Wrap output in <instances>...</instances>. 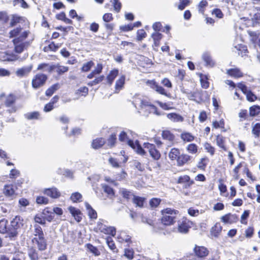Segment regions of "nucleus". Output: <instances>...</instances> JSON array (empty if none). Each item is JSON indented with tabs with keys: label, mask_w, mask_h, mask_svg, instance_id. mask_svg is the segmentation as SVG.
<instances>
[{
	"label": "nucleus",
	"mask_w": 260,
	"mask_h": 260,
	"mask_svg": "<svg viewBox=\"0 0 260 260\" xmlns=\"http://www.w3.org/2000/svg\"><path fill=\"white\" fill-rule=\"evenodd\" d=\"M194 252L199 258H203L208 254V250L204 246L196 245L193 249Z\"/></svg>",
	"instance_id": "obj_11"
},
{
	"label": "nucleus",
	"mask_w": 260,
	"mask_h": 260,
	"mask_svg": "<svg viewBox=\"0 0 260 260\" xmlns=\"http://www.w3.org/2000/svg\"><path fill=\"white\" fill-rule=\"evenodd\" d=\"M119 140L121 142H126L138 154L140 155H144L145 154V151L139 144L138 141H136L134 142L130 140L125 132L122 131L120 132L119 135Z\"/></svg>",
	"instance_id": "obj_3"
},
{
	"label": "nucleus",
	"mask_w": 260,
	"mask_h": 260,
	"mask_svg": "<svg viewBox=\"0 0 260 260\" xmlns=\"http://www.w3.org/2000/svg\"><path fill=\"white\" fill-rule=\"evenodd\" d=\"M43 193L53 199H57L60 196V192L55 187L46 188Z\"/></svg>",
	"instance_id": "obj_12"
},
{
	"label": "nucleus",
	"mask_w": 260,
	"mask_h": 260,
	"mask_svg": "<svg viewBox=\"0 0 260 260\" xmlns=\"http://www.w3.org/2000/svg\"><path fill=\"white\" fill-rule=\"evenodd\" d=\"M217 145L224 151H227V147L225 146V138L221 136L218 135L216 139Z\"/></svg>",
	"instance_id": "obj_22"
},
{
	"label": "nucleus",
	"mask_w": 260,
	"mask_h": 260,
	"mask_svg": "<svg viewBox=\"0 0 260 260\" xmlns=\"http://www.w3.org/2000/svg\"><path fill=\"white\" fill-rule=\"evenodd\" d=\"M179 155L180 150L175 148H172L169 153V157L172 160H177Z\"/></svg>",
	"instance_id": "obj_26"
},
{
	"label": "nucleus",
	"mask_w": 260,
	"mask_h": 260,
	"mask_svg": "<svg viewBox=\"0 0 260 260\" xmlns=\"http://www.w3.org/2000/svg\"><path fill=\"white\" fill-rule=\"evenodd\" d=\"M110 2L112 3L114 10L116 12H120L121 8V4L119 0H111Z\"/></svg>",
	"instance_id": "obj_50"
},
{
	"label": "nucleus",
	"mask_w": 260,
	"mask_h": 260,
	"mask_svg": "<svg viewBox=\"0 0 260 260\" xmlns=\"http://www.w3.org/2000/svg\"><path fill=\"white\" fill-rule=\"evenodd\" d=\"M159 106L164 110H168L173 108V103L172 102L169 103H162L161 102H157Z\"/></svg>",
	"instance_id": "obj_54"
},
{
	"label": "nucleus",
	"mask_w": 260,
	"mask_h": 260,
	"mask_svg": "<svg viewBox=\"0 0 260 260\" xmlns=\"http://www.w3.org/2000/svg\"><path fill=\"white\" fill-rule=\"evenodd\" d=\"M209 162V159L207 157H204L200 159L197 167L202 170H205L207 163Z\"/></svg>",
	"instance_id": "obj_39"
},
{
	"label": "nucleus",
	"mask_w": 260,
	"mask_h": 260,
	"mask_svg": "<svg viewBox=\"0 0 260 260\" xmlns=\"http://www.w3.org/2000/svg\"><path fill=\"white\" fill-rule=\"evenodd\" d=\"M32 68L31 65L23 67L21 68L18 69L16 71V75L20 78H22L27 76L30 72Z\"/></svg>",
	"instance_id": "obj_13"
},
{
	"label": "nucleus",
	"mask_w": 260,
	"mask_h": 260,
	"mask_svg": "<svg viewBox=\"0 0 260 260\" xmlns=\"http://www.w3.org/2000/svg\"><path fill=\"white\" fill-rule=\"evenodd\" d=\"M133 200V202L136 204L137 206L142 207L143 206L144 200L143 198L139 197L134 196Z\"/></svg>",
	"instance_id": "obj_56"
},
{
	"label": "nucleus",
	"mask_w": 260,
	"mask_h": 260,
	"mask_svg": "<svg viewBox=\"0 0 260 260\" xmlns=\"http://www.w3.org/2000/svg\"><path fill=\"white\" fill-rule=\"evenodd\" d=\"M181 138L184 141L191 142L194 140V137L189 133L184 132L181 134Z\"/></svg>",
	"instance_id": "obj_34"
},
{
	"label": "nucleus",
	"mask_w": 260,
	"mask_h": 260,
	"mask_svg": "<svg viewBox=\"0 0 260 260\" xmlns=\"http://www.w3.org/2000/svg\"><path fill=\"white\" fill-rule=\"evenodd\" d=\"M116 141V136L115 134H111L109 137L107 141V145L112 147L114 146Z\"/></svg>",
	"instance_id": "obj_53"
},
{
	"label": "nucleus",
	"mask_w": 260,
	"mask_h": 260,
	"mask_svg": "<svg viewBox=\"0 0 260 260\" xmlns=\"http://www.w3.org/2000/svg\"><path fill=\"white\" fill-rule=\"evenodd\" d=\"M82 196L78 192L73 193L70 197L71 200L74 203L82 201Z\"/></svg>",
	"instance_id": "obj_45"
},
{
	"label": "nucleus",
	"mask_w": 260,
	"mask_h": 260,
	"mask_svg": "<svg viewBox=\"0 0 260 260\" xmlns=\"http://www.w3.org/2000/svg\"><path fill=\"white\" fill-rule=\"evenodd\" d=\"M85 207L87 211V213L90 218L95 219L97 218L96 212L91 207V206L88 203H85Z\"/></svg>",
	"instance_id": "obj_23"
},
{
	"label": "nucleus",
	"mask_w": 260,
	"mask_h": 260,
	"mask_svg": "<svg viewBox=\"0 0 260 260\" xmlns=\"http://www.w3.org/2000/svg\"><path fill=\"white\" fill-rule=\"evenodd\" d=\"M16 100L15 96L13 94H9L7 98L5 101V105L6 107H11L13 105Z\"/></svg>",
	"instance_id": "obj_46"
},
{
	"label": "nucleus",
	"mask_w": 260,
	"mask_h": 260,
	"mask_svg": "<svg viewBox=\"0 0 260 260\" xmlns=\"http://www.w3.org/2000/svg\"><path fill=\"white\" fill-rule=\"evenodd\" d=\"M105 143V139L102 138H100L93 140L91 146L93 149H97L103 146Z\"/></svg>",
	"instance_id": "obj_24"
},
{
	"label": "nucleus",
	"mask_w": 260,
	"mask_h": 260,
	"mask_svg": "<svg viewBox=\"0 0 260 260\" xmlns=\"http://www.w3.org/2000/svg\"><path fill=\"white\" fill-rule=\"evenodd\" d=\"M94 63L92 61H88L83 65L82 70L83 72H87L90 70L93 66Z\"/></svg>",
	"instance_id": "obj_59"
},
{
	"label": "nucleus",
	"mask_w": 260,
	"mask_h": 260,
	"mask_svg": "<svg viewBox=\"0 0 260 260\" xmlns=\"http://www.w3.org/2000/svg\"><path fill=\"white\" fill-rule=\"evenodd\" d=\"M189 226L186 221H183L182 222L178 223V230L180 233H187Z\"/></svg>",
	"instance_id": "obj_27"
},
{
	"label": "nucleus",
	"mask_w": 260,
	"mask_h": 260,
	"mask_svg": "<svg viewBox=\"0 0 260 260\" xmlns=\"http://www.w3.org/2000/svg\"><path fill=\"white\" fill-rule=\"evenodd\" d=\"M85 247L89 252L92 253L95 256H99L100 255L101 252L97 247L93 246L92 244L89 243L87 244H86Z\"/></svg>",
	"instance_id": "obj_29"
},
{
	"label": "nucleus",
	"mask_w": 260,
	"mask_h": 260,
	"mask_svg": "<svg viewBox=\"0 0 260 260\" xmlns=\"http://www.w3.org/2000/svg\"><path fill=\"white\" fill-rule=\"evenodd\" d=\"M7 223L8 221L5 219H3L0 220V233L5 234L7 232Z\"/></svg>",
	"instance_id": "obj_48"
},
{
	"label": "nucleus",
	"mask_w": 260,
	"mask_h": 260,
	"mask_svg": "<svg viewBox=\"0 0 260 260\" xmlns=\"http://www.w3.org/2000/svg\"><path fill=\"white\" fill-rule=\"evenodd\" d=\"M208 5V3L205 0H202L198 5V9L200 13L203 14L204 12V8Z\"/></svg>",
	"instance_id": "obj_58"
},
{
	"label": "nucleus",
	"mask_w": 260,
	"mask_h": 260,
	"mask_svg": "<svg viewBox=\"0 0 260 260\" xmlns=\"http://www.w3.org/2000/svg\"><path fill=\"white\" fill-rule=\"evenodd\" d=\"M134 251L132 249H125L124 256L128 260H132L134 258Z\"/></svg>",
	"instance_id": "obj_52"
},
{
	"label": "nucleus",
	"mask_w": 260,
	"mask_h": 260,
	"mask_svg": "<svg viewBox=\"0 0 260 260\" xmlns=\"http://www.w3.org/2000/svg\"><path fill=\"white\" fill-rule=\"evenodd\" d=\"M160 200L158 198H153L150 201V205L152 207H156L160 204Z\"/></svg>",
	"instance_id": "obj_64"
},
{
	"label": "nucleus",
	"mask_w": 260,
	"mask_h": 260,
	"mask_svg": "<svg viewBox=\"0 0 260 260\" xmlns=\"http://www.w3.org/2000/svg\"><path fill=\"white\" fill-rule=\"evenodd\" d=\"M226 73L234 78H240L243 76V73L238 68L228 70Z\"/></svg>",
	"instance_id": "obj_17"
},
{
	"label": "nucleus",
	"mask_w": 260,
	"mask_h": 260,
	"mask_svg": "<svg viewBox=\"0 0 260 260\" xmlns=\"http://www.w3.org/2000/svg\"><path fill=\"white\" fill-rule=\"evenodd\" d=\"M186 149L187 151L191 154H195L198 152V146L193 143L189 144Z\"/></svg>",
	"instance_id": "obj_55"
},
{
	"label": "nucleus",
	"mask_w": 260,
	"mask_h": 260,
	"mask_svg": "<svg viewBox=\"0 0 260 260\" xmlns=\"http://www.w3.org/2000/svg\"><path fill=\"white\" fill-rule=\"evenodd\" d=\"M25 117L28 120L39 119L40 118V113L38 112H32L27 113L25 114Z\"/></svg>",
	"instance_id": "obj_36"
},
{
	"label": "nucleus",
	"mask_w": 260,
	"mask_h": 260,
	"mask_svg": "<svg viewBox=\"0 0 260 260\" xmlns=\"http://www.w3.org/2000/svg\"><path fill=\"white\" fill-rule=\"evenodd\" d=\"M24 31H22V28L20 27H17L16 28L14 29L13 30H11L10 32V37L11 38L13 37H19L20 36H21V34Z\"/></svg>",
	"instance_id": "obj_44"
},
{
	"label": "nucleus",
	"mask_w": 260,
	"mask_h": 260,
	"mask_svg": "<svg viewBox=\"0 0 260 260\" xmlns=\"http://www.w3.org/2000/svg\"><path fill=\"white\" fill-rule=\"evenodd\" d=\"M146 36V33L144 29H139L137 31V40L139 41L142 40L145 38Z\"/></svg>",
	"instance_id": "obj_61"
},
{
	"label": "nucleus",
	"mask_w": 260,
	"mask_h": 260,
	"mask_svg": "<svg viewBox=\"0 0 260 260\" xmlns=\"http://www.w3.org/2000/svg\"><path fill=\"white\" fill-rule=\"evenodd\" d=\"M61 45L57 44H55L53 42H52L50 44L48 45L47 47H45L44 48V50L45 51L51 50L53 51H55L57 50L60 47Z\"/></svg>",
	"instance_id": "obj_49"
},
{
	"label": "nucleus",
	"mask_w": 260,
	"mask_h": 260,
	"mask_svg": "<svg viewBox=\"0 0 260 260\" xmlns=\"http://www.w3.org/2000/svg\"><path fill=\"white\" fill-rule=\"evenodd\" d=\"M204 147L207 152L209 153L211 156L215 154V149L209 143H205L204 144Z\"/></svg>",
	"instance_id": "obj_43"
},
{
	"label": "nucleus",
	"mask_w": 260,
	"mask_h": 260,
	"mask_svg": "<svg viewBox=\"0 0 260 260\" xmlns=\"http://www.w3.org/2000/svg\"><path fill=\"white\" fill-rule=\"evenodd\" d=\"M106 243L109 248L112 250L114 252H117V249L115 245V243L111 237H108L106 238Z\"/></svg>",
	"instance_id": "obj_35"
},
{
	"label": "nucleus",
	"mask_w": 260,
	"mask_h": 260,
	"mask_svg": "<svg viewBox=\"0 0 260 260\" xmlns=\"http://www.w3.org/2000/svg\"><path fill=\"white\" fill-rule=\"evenodd\" d=\"M104 221L102 219H100L99 221L97 222L96 226L94 228V230L96 232H101L103 233V231L105 229L106 225L104 224Z\"/></svg>",
	"instance_id": "obj_42"
},
{
	"label": "nucleus",
	"mask_w": 260,
	"mask_h": 260,
	"mask_svg": "<svg viewBox=\"0 0 260 260\" xmlns=\"http://www.w3.org/2000/svg\"><path fill=\"white\" fill-rule=\"evenodd\" d=\"M102 187L105 192L107 193L110 198H112L114 196V192L111 187L109 186L106 184H102Z\"/></svg>",
	"instance_id": "obj_38"
},
{
	"label": "nucleus",
	"mask_w": 260,
	"mask_h": 260,
	"mask_svg": "<svg viewBox=\"0 0 260 260\" xmlns=\"http://www.w3.org/2000/svg\"><path fill=\"white\" fill-rule=\"evenodd\" d=\"M34 235L35 236V237H37V238H41V237H44L42 229L40 225H39L38 224H35L34 225Z\"/></svg>",
	"instance_id": "obj_31"
},
{
	"label": "nucleus",
	"mask_w": 260,
	"mask_h": 260,
	"mask_svg": "<svg viewBox=\"0 0 260 260\" xmlns=\"http://www.w3.org/2000/svg\"><path fill=\"white\" fill-rule=\"evenodd\" d=\"M68 209L75 219L77 222H80L82 219V214L80 211L73 207H70Z\"/></svg>",
	"instance_id": "obj_15"
},
{
	"label": "nucleus",
	"mask_w": 260,
	"mask_h": 260,
	"mask_svg": "<svg viewBox=\"0 0 260 260\" xmlns=\"http://www.w3.org/2000/svg\"><path fill=\"white\" fill-rule=\"evenodd\" d=\"M24 220L20 216H16L11 221V226L15 230L21 229L23 228L24 225Z\"/></svg>",
	"instance_id": "obj_8"
},
{
	"label": "nucleus",
	"mask_w": 260,
	"mask_h": 260,
	"mask_svg": "<svg viewBox=\"0 0 260 260\" xmlns=\"http://www.w3.org/2000/svg\"><path fill=\"white\" fill-rule=\"evenodd\" d=\"M131 237L124 232H121L117 237V239L120 243H129L131 241Z\"/></svg>",
	"instance_id": "obj_25"
},
{
	"label": "nucleus",
	"mask_w": 260,
	"mask_h": 260,
	"mask_svg": "<svg viewBox=\"0 0 260 260\" xmlns=\"http://www.w3.org/2000/svg\"><path fill=\"white\" fill-rule=\"evenodd\" d=\"M167 117L174 122H182L184 120V118L182 116L175 113H169L167 114Z\"/></svg>",
	"instance_id": "obj_18"
},
{
	"label": "nucleus",
	"mask_w": 260,
	"mask_h": 260,
	"mask_svg": "<svg viewBox=\"0 0 260 260\" xmlns=\"http://www.w3.org/2000/svg\"><path fill=\"white\" fill-rule=\"evenodd\" d=\"M133 103L139 112L153 113L157 115H160L157 112L156 107L151 105L146 97L140 95H135L133 98Z\"/></svg>",
	"instance_id": "obj_1"
},
{
	"label": "nucleus",
	"mask_w": 260,
	"mask_h": 260,
	"mask_svg": "<svg viewBox=\"0 0 260 260\" xmlns=\"http://www.w3.org/2000/svg\"><path fill=\"white\" fill-rule=\"evenodd\" d=\"M102 233L114 236L116 234V229L114 226L106 225Z\"/></svg>",
	"instance_id": "obj_40"
},
{
	"label": "nucleus",
	"mask_w": 260,
	"mask_h": 260,
	"mask_svg": "<svg viewBox=\"0 0 260 260\" xmlns=\"http://www.w3.org/2000/svg\"><path fill=\"white\" fill-rule=\"evenodd\" d=\"M208 78L206 75L201 74L200 75V82L201 86L203 88L207 89L209 87V82L208 81Z\"/></svg>",
	"instance_id": "obj_33"
},
{
	"label": "nucleus",
	"mask_w": 260,
	"mask_h": 260,
	"mask_svg": "<svg viewBox=\"0 0 260 260\" xmlns=\"http://www.w3.org/2000/svg\"><path fill=\"white\" fill-rule=\"evenodd\" d=\"M47 77L45 74H38L32 80V86L34 88H38L43 86L45 83Z\"/></svg>",
	"instance_id": "obj_6"
},
{
	"label": "nucleus",
	"mask_w": 260,
	"mask_h": 260,
	"mask_svg": "<svg viewBox=\"0 0 260 260\" xmlns=\"http://www.w3.org/2000/svg\"><path fill=\"white\" fill-rule=\"evenodd\" d=\"M144 148L149 152L150 155L153 159L157 160L160 158V153L156 149L155 146L154 144L149 143H144Z\"/></svg>",
	"instance_id": "obj_5"
},
{
	"label": "nucleus",
	"mask_w": 260,
	"mask_h": 260,
	"mask_svg": "<svg viewBox=\"0 0 260 260\" xmlns=\"http://www.w3.org/2000/svg\"><path fill=\"white\" fill-rule=\"evenodd\" d=\"M28 31L24 30L19 37L15 38L13 40V43L14 45V50L16 53H20L23 50L26 49L29 45V42L24 41V40L27 38L28 34Z\"/></svg>",
	"instance_id": "obj_2"
},
{
	"label": "nucleus",
	"mask_w": 260,
	"mask_h": 260,
	"mask_svg": "<svg viewBox=\"0 0 260 260\" xmlns=\"http://www.w3.org/2000/svg\"><path fill=\"white\" fill-rule=\"evenodd\" d=\"M191 156L188 154H182L180 155L177 160V165L179 166H182L184 164L188 162L191 159Z\"/></svg>",
	"instance_id": "obj_19"
},
{
	"label": "nucleus",
	"mask_w": 260,
	"mask_h": 260,
	"mask_svg": "<svg viewBox=\"0 0 260 260\" xmlns=\"http://www.w3.org/2000/svg\"><path fill=\"white\" fill-rule=\"evenodd\" d=\"M260 113V106L254 105L249 108V114L251 116H255Z\"/></svg>",
	"instance_id": "obj_37"
},
{
	"label": "nucleus",
	"mask_w": 260,
	"mask_h": 260,
	"mask_svg": "<svg viewBox=\"0 0 260 260\" xmlns=\"http://www.w3.org/2000/svg\"><path fill=\"white\" fill-rule=\"evenodd\" d=\"M34 244L37 245V247L40 250H44L46 248V242L44 237L41 238L34 237L32 239Z\"/></svg>",
	"instance_id": "obj_10"
},
{
	"label": "nucleus",
	"mask_w": 260,
	"mask_h": 260,
	"mask_svg": "<svg viewBox=\"0 0 260 260\" xmlns=\"http://www.w3.org/2000/svg\"><path fill=\"white\" fill-rule=\"evenodd\" d=\"M69 70V68L68 67L61 66L59 64L53 65L50 66V67L48 68L46 71L48 72H51L54 71L56 72L58 75H61Z\"/></svg>",
	"instance_id": "obj_7"
},
{
	"label": "nucleus",
	"mask_w": 260,
	"mask_h": 260,
	"mask_svg": "<svg viewBox=\"0 0 260 260\" xmlns=\"http://www.w3.org/2000/svg\"><path fill=\"white\" fill-rule=\"evenodd\" d=\"M28 255L31 260H38V255L37 251L34 248H30L28 250Z\"/></svg>",
	"instance_id": "obj_57"
},
{
	"label": "nucleus",
	"mask_w": 260,
	"mask_h": 260,
	"mask_svg": "<svg viewBox=\"0 0 260 260\" xmlns=\"http://www.w3.org/2000/svg\"><path fill=\"white\" fill-rule=\"evenodd\" d=\"M119 193L123 198L127 200L134 197V196L131 191L123 188L120 189Z\"/></svg>",
	"instance_id": "obj_30"
},
{
	"label": "nucleus",
	"mask_w": 260,
	"mask_h": 260,
	"mask_svg": "<svg viewBox=\"0 0 260 260\" xmlns=\"http://www.w3.org/2000/svg\"><path fill=\"white\" fill-rule=\"evenodd\" d=\"M54 102H50L47 104L44 108V111L45 112L51 111L54 108Z\"/></svg>",
	"instance_id": "obj_63"
},
{
	"label": "nucleus",
	"mask_w": 260,
	"mask_h": 260,
	"mask_svg": "<svg viewBox=\"0 0 260 260\" xmlns=\"http://www.w3.org/2000/svg\"><path fill=\"white\" fill-rule=\"evenodd\" d=\"M161 222L166 225L173 224L175 222L176 215L178 213L177 210L171 208H166L161 211Z\"/></svg>",
	"instance_id": "obj_4"
},
{
	"label": "nucleus",
	"mask_w": 260,
	"mask_h": 260,
	"mask_svg": "<svg viewBox=\"0 0 260 260\" xmlns=\"http://www.w3.org/2000/svg\"><path fill=\"white\" fill-rule=\"evenodd\" d=\"M58 88L59 85L58 84L52 85L46 91V95L48 96H51Z\"/></svg>",
	"instance_id": "obj_47"
},
{
	"label": "nucleus",
	"mask_w": 260,
	"mask_h": 260,
	"mask_svg": "<svg viewBox=\"0 0 260 260\" xmlns=\"http://www.w3.org/2000/svg\"><path fill=\"white\" fill-rule=\"evenodd\" d=\"M119 71L117 69H113L110 72L107 76V83L110 85H112L115 78L118 76Z\"/></svg>",
	"instance_id": "obj_20"
},
{
	"label": "nucleus",
	"mask_w": 260,
	"mask_h": 260,
	"mask_svg": "<svg viewBox=\"0 0 260 260\" xmlns=\"http://www.w3.org/2000/svg\"><path fill=\"white\" fill-rule=\"evenodd\" d=\"M178 183L184 184L185 187H189L193 183V181L190 180V178L187 175H184L178 178Z\"/></svg>",
	"instance_id": "obj_16"
},
{
	"label": "nucleus",
	"mask_w": 260,
	"mask_h": 260,
	"mask_svg": "<svg viewBox=\"0 0 260 260\" xmlns=\"http://www.w3.org/2000/svg\"><path fill=\"white\" fill-rule=\"evenodd\" d=\"M222 230V226L219 223H216L211 229V234L214 237H218Z\"/></svg>",
	"instance_id": "obj_21"
},
{
	"label": "nucleus",
	"mask_w": 260,
	"mask_h": 260,
	"mask_svg": "<svg viewBox=\"0 0 260 260\" xmlns=\"http://www.w3.org/2000/svg\"><path fill=\"white\" fill-rule=\"evenodd\" d=\"M246 96V99L250 102H253L257 100L258 98L255 95L251 90H248L245 94Z\"/></svg>",
	"instance_id": "obj_41"
},
{
	"label": "nucleus",
	"mask_w": 260,
	"mask_h": 260,
	"mask_svg": "<svg viewBox=\"0 0 260 260\" xmlns=\"http://www.w3.org/2000/svg\"><path fill=\"white\" fill-rule=\"evenodd\" d=\"M36 202L39 204H47L49 200L44 197H38L36 199Z\"/></svg>",
	"instance_id": "obj_60"
},
{
	"label": "nucleus",
	"mask_w": 260,
	"mask_h": 260,
	"mask_svg": "<svg viewBox=\"0 0 260 260\" xmlns=\"http://www.w3.org/2000/svg\"><path fill=\"white\" fill-rule=\"evenodd\" d=\"M125 77L124 75L121 76L116 81L115 86V92L118 93L121 90L125 84Z\"/></svg>",
	"instance_id": "obj_14"
},
{
	"label": "nucleus",
	"mask_w": 260,
	"mask_h": 260,
	"mask_svg": "<svg viewBox=\"0 0 260 260\" xmlns=\"http://www.w3.org/2000/svg\"><path fill=\"white\" fill-rule=\"evenodd\" d=\"M3 193L7 197L13 198L15 197V188L13 184H6L3 188Z\"/></svg>",
	"instance_id": "obj_9"
},
{
	"label": "nucleus",
	"mask_w": 260,
	"mask_h": 260,
	"mask_svg": "<svg viewBox=\"0 0 260 260\" xmlns=\"http://www.w3.org/2000/svg\"><path fill=\"white\" fill-rule=\"evenodd\" d=\"M109 162L113 168H117L120 167L119 163L118 162L117 159L114 158L110 157L109 158Z\"/></svg>",
	"instance_id": "obj_62"
},
{
	"label": "nucleus",
	"mask_w": 260,
	"mask_h": 260,
	"mask_svg": "<svg viewBox=\"0 0 260 260\" xmlns=\"http://www.w3.org/2000/svg\"><path fill=\"white\" fill-rule=\"evenodd\" d=\"M162 137L164 139L169 141H173L174 140V136L169 131H164L161 134Z\"/></svg>",
	"instance_id": "obj_32"
},
{
	"label": "nucleus",
	"mask_w": 260,
	"mask_h": 260,
	"mask_svg": "<svg viewBox=\"0 0 260 260\" xmlns=\"http://www.w3.org/2000/svg\"><path fill=\"white\" fill-rule=\"evenodd\" d=\"M252 133L255 138H257L260 135V123H257L252 127Z\"/></svg>",
	"instance_id": "obj_51"
},
{
	"label": "nucleus",
	"mask_w": 260,
	"mask_h": 260,
	"mask_svg": "<svg viewBox=\"0 0 260 260\" xmlns=\"http://www.w3.org/2000/svg\"><path fill=\"white\" fill-rule=\"evenodd\" d=\"M203 59L206 62V65L212 67L214 64V62L211 58V57L209 53L205 52L202 55Z\"/></svg>",
	"instance_id": "obj_28"
}]
</instances>
